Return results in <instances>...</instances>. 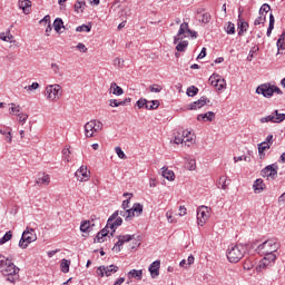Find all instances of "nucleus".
<instances>
[{"instance_id":"obj_43","label":"nucleus","mask_w":285,"mask_h":285,"mask_svg":"<svg viewBox=\"0 0 285 285\" xmlns=\"http://www.w3.org/2000/svg\"><path fill=\"white\" fill-rule=\"evenodd\" d=\"M187 168H188V170H195V168H197L196 160L193 158H188L187 159Z\"/></svg>"},{"instance_id":"obj_56","label":"nucleus","mask_w":285,"mask_h":285,"mask_svg":"<svg viewBox=\"0 0 285 285\" xmlns=\"http://www.w3.org/2000/svg\"><path fill=\"white\" fill-rule=\"evenodd\" d=\"M150 92H161L163 88L161 85H151L149 87Z\"/></svg>"},{"instance_id":"obj_34","label":"nucleus","mask_w":285,"mask_h":285,"mask_svg":"<svg viewBox=\"0 0 285 285\" xmlns=\"http://www.w3.org/2000/svg\"><path fill=\"white\" fill-rule=\"evenodd\" d=\"M83 8H86V0H78L75 4L76 12H83Z\"/></svg>"},{"instance_id":"obj_3","label":"nucleus","mask_w":285,"mask_h":285,"mask_svg":"<svg viewBox=\"0 0 285 285\" xmlns=\"http://www.w3.org/2000/svg\"><path fill=\"white\" fill-rule=\"evenodd\" d=\"M244 257V246L229 245L227 249V259L232 264H237Z\"/></svg>"},{"instance_id":"obj_4","label":"nucleus","mask_w":285,"mask_h":285,"mask_svg":"<svg viewBox=\"0 0 285 285\" xmlns=\"http://www.w3.org/2000/svg\"><path fill=\"white\" fill-rule=\"evenodd\" d=\"M188 36H190L193 39H197V31L190 30V28H188V22H183L179 27L178 33L174 37V43L184 41V39H186Z\"/></svg>"},{"instance_id":"obj_49","label":"nucleus","mask_w":285,"mask_h":285,"mask_svg":"<svg viewBox=\"0 0 285 285\" xmlns=\"http://www.w3.org/2000/svg\"><path fill=\"white\" fill-rule=\"evenodd\" d=\"M227 35H235V23L228 22L226 27Z\"/></svg>"},{"instance_id":"obj_63","label":"nucleus","mask_w":285,"mask_h":285,"mask_svg":"<svg viewBox=\"0 0 285 285\" xmlns=\"http://www.w3.org/2000/svg\"><path fill=\"white\" fill-rule=\"evenodd\" d=\"M206 57V47H203L200 53L198 55L197 59H204Z\"/></svg>"},{"instance_id":"obj_46","label":"nucleus","mask_w":285,"mask_h":285,"mask_svg":"<svg viewBox=\"0 0 285 285\" xmlns=\"http://www.w3.org/2000/svg\"><path fill=\"white\" fill-rule=\"evenodd\" d=\"M267 12H271V6L268 3H264L259 9V14L265 16Z\"/></svg>"},{"instance_id":"obj_52","label":"nucleus","mask_w":285,"mask_h":285,"mask_svg":"<svg viewBox=\"0 0 285 285\" xmlns=\"http://www.w3.org/2000/svg\"><path fill=\"white\" fill-rule=\"evenodd\" d=\"M119 210H116L107 220V226H109L111 223H114L119 217Z\"/></svg>"},{"instance_id":"obj_23","label":"nucleus","mask_w":285,"mask_h":285,"mask_svg":"<svg viewBox=\"0 0 285 285\" xmlns=\"http://www.w3.org/2000/svg\"><path fill=\"white\" fill-rule=\"evenodd\" d=\"M121 224H124V219H121V217H118L114 220V223H111L110 225H106L107 228H109L111 232V237L112 235H115V230L118 226H121Z\"/></svg>"},{"instance_id":"obj_9","label":"nucleus","mask_w":285,"mask_h":285,"mask_svg":"<svg viewBox=\"0 0 285 285\" xmlns=\"http://www.w3.org/2000/svg\"><path fill=\"white\" fill-rule=\"evenodd\" d=\"M119 267L117 265L99 266L96 271L98 277H110L114 273H117Z\"/></svg>"},{"instance_id":"obj_41","label":"nucleus","mask_w":285,"mask_h":285,"mask_svg":"<svg viewBox=\"0 0 285 285\" xmlns=\"http://www.w3.org/2000/svg\"><path fill=\"white\" fill-rule=\"evenodd\" d=\"M199 92V89L195 86L188 87L187 88V96L188 97H195Z\"/></svg>"},{"instance_id":"obj_39","label":"nucleus","mask_w":285,"mask_h":285,"mask_svg":"<svg viewBox=\"0 0 285 285\" xmlns=\"http://www.w3.org/2000/svg\"><path fill=\"white\" fill-rule=\"evenodd\" d=\"M92 30V26L82 24L76 28V32H90Z\"/></svg>"},{"instance_id":"obj_30","label":"nucleus","mask_w":285,"mask_h":285,"mask_svg":"<svg viewBox=\"0 0 285 285\" xmlns=\"http://www.w3.org/2000/svg\"><path fill=\"white\" fill-rule=\"evenodd\" d=\"M275 28V16L273 13L269 14V26L267 29V37H271L273 35V30Z\"/></svg>"},{"instance_id":"obj_54","label":"nucleus","mask_w":285,"mask_h":285,"mask_svg":"<svg viewBox=\"0 0 285 285\" xmlns=\"http://www.w3.org/2000/svg\"><path fill=\"white\" fill-rule=\"evenodd\" d=\"M276 46L278 48V55H279V50H284V35L279 37V39L276 42Z\"/></svg>"},{"instance_id":"obj_20","label":"nucleus","mask_w":285,"mask_h":285,"mask_svg":"<svg viewBox=\"0 0 285 285\" xmlns=\"http://www.w3.org/2000/svg\"><path fill=\"white\" fill-rule=\"evenodd\" d=\"M215 119V112L208 111L206 114H200L197 116L198 121H213Z\"/></svg>"},{"instance_id":"obj_59","label":"nucleus","mask_w":285,"mask_h":285,"mask_svg":"<svg viewBox=\"0 0 285 285\" xmlns=\"http://www.w3.org/2000/svg\"><path fill=\"white\" fill-rule=\"evenodd\" d=\"M132 217H135V212L132 210V208L127 209L126 222H130Z\"/></svg>"},{"instance_id":"obj_45","label":"nucleus","mask_w":285,"mask_h":285,"mask_svg":"<svg viewBox=\"0 0 285 285\" xmlns=\"http://www.w3.org/2000/svg\"><path fill=\"white\" fill-rule=\"evenodd\" d=\"M131 209L134 213H137L138 215H141V213H144V206L139 203L135 204Z\"/></svg>"},{"instance_id":"obj_2","label":"nucleus","mask_w":285,"mask_h":285,"mask_svg":"<svg viewBox=\"0 0 285 285\" xmlns=\"http://www.w3.org/2000/svg\"><path fill=\"white\" fill-rule=\"evenodd\" d=\"M279 249V243L276 239H267L258 245L257 250L261 255H275Z\"/></svg>"},{"instance_id":"obj_25","label":"nucleus","mask_w":285,"mask_h":285,"mask_svg":"<svg viewBox=\"0 0 285 285\" xmlns=\"http://www.w3.org/2000/svg\"><path fill=\"white\" fill-rule=\"evenodd\" d=\"M253 188L255 193H262V190L266 188V185L264 184V180L262 178H258L255 180Z\"/></svg>"},{"instance_id":"obj_10","label":"nucleus","mask_w":285,"mask_h":285,"mask_svg":"<svg viewBox=\"0 0 285 285\" xmlns=\"http://www.w3.org/2000/svg\"><path fill=\"white\" fill-rule=\"evenodd\" d=\"M276 259L277 256L275 254L265 255V257L258 263V266H256V271L259 273L268 268V266H271V264H273Z\"/></svg>"},{"instance_id":"obj_53","label":"nucleus","mask_w":285,"mask_h":285,"mask_svg":"<svg viewBox=\"0 0 285 285\" xmlns=\"http://www.w3.org/2000/svg\"><path fill=\"white\" fill-rule=\"evenodd\" d=\"M119 210H116L107 220V226H109L111 223H114L119 217Z\"/></svg>"},{"instance_id":"obj_35","label":"nucleus","mask_w":285,"mask_h":285,"mask_svg":"<svg viewBox=\"0 0 285 285\" xmlns=\"http://www.w3.org/2000/svg\"><path fill=\"white\" fill-rule=\"evenodd\" d=\"M53 28H55L56 32H59L61 30V28H65L63 27V20L61 18H57L53 21Z\"/></svg>"},{"instance_id":"obj_13","label":"nucleus","mask_w":285,"mask_h":285,"mask_svg":"<svg viewBox=\"0 0 285 285\" xmlns=\"http://www.w3.org/2000/svg\"><path fill=\"white\" fill-rule=\"evenodd\" d=\"M257 95H263V97H273V86L271 85H261L256 89Z\"/></svg>"},{"instance_id":"obj_6","label":"nucleus","mask_w":285,"mask_h":285,"mask_svg":"<svg viewBox=\"0 0 285 285\" xmlns=\"http://www.w3.org/2000/svg\"><path fill=\"white\" fill-rule=\"evenodd\" d=\"M104 128V124L99 120H90L85 125V136L87 138L95 137V132H99Z\"/></svg>"},{"instance_id":"obj_18","label":"nucleus","mask_w":285,"mask_h":285,"mask_svg":"<svg viewBox=\"0 0 285 285\" xmlns=\"http://www.w3.org/2000/svg\"><path fill=\"white\" fill-rule=\"evenodd\" d=\"M18 6L23 14H30V8H32V2L30 0H19Z\"/></svg>"},{"instance_id":"obj_36","label":"nucleus","mask_w":285,"mask_h":285,"mask_svg":"<svg viewBox=\"0 0 285 285\" xmlns=\"http://www.w3.org/2000/svg\"><path fill=\"white\" fill-rule=\"evenodd\" d=\"M186 48H188V41L183 40L176 46L177 52H185Z\"/></svg>"},{"instance_id":"obj_32","label":"nucleus","mask_w":285,"mask_h":285,"mask_svg":"<svg viewBox=\"0 0 285 285\" xmlns=\"http://www.w3.org/2000/svg\"><path fill=\"white\" fill-rule=\"evenodd\" d=\"M274 124H282L285 120V114H279L278 110L274 111Z\"/></svg>"},{"instance_id":"obj_1","label":"nucleus","mask_w":285,"mask_h":285,"mask_svg":"<svg viewBox=\"0 0 285 285\" xmlns=\"http://www.w3.org/2000/svg\"><path fill=\"white\" fill-rule=\"evenodd\" d=\"M0 271L4 277H7V282L14 284L17 279H19V267L12 263V261L6 258V263L0 265Z\"/></svg>"},{"instance_id":"obj_14","label":"nucleus","mask_w":285,"mask_h":285,"mask_svg":"<svg viewBox=\"0 0 285 285\" xmlns=\"http://www.w3.org/2000/svg\"><path fill=\"white\" fill-rule=\"evenodd\" d=\"M207 104H210V100L203 96L197 101L191 102L188 108L189 110H198L199 108H204Z\"/></svg>"},{"instance_id":"obj_50","label":"nucleus","mask_w":285,"mask_h":285,"mask_svg":"<svg viewBox=\"0 0 285 285\" xmlns=\"http://www.w3.org/2000/svg\"><path fill=\"white\" fill-rule=\"evenodd\" d=\"M183 144H185V146L190 147L191 144H195V134L190 135L189 137H187Z\"/></svg>"},{"instance_id":"obj_21","label":"nucleus","mask_w":285,"mask_h":285,"mask_svg":"<svg viewBox=\"0 0 285 285\" xmlns=\"http://www.w3.org/2000/svg\"><path fill=\"white\" fill-rule=\"evenodd\" d=\"M212 86H214V88H217V90H225L226 80L219 77L218 79L212 81Z\"/></svg>"},{"instance_id":"obj_38","label":"nucleus","mask_w":285,"mask_h":285,"mask_svg":"<svg viewBox=\"0 0 285 285\" xmlns=\"http://www.w3.org/2000/svg\"><path fill=\"white\" fill-rule=\"evenodd\" d=\"M174 144H184V136L181 135V132L176 131L174 132Z\"/></svg>"},{"instance_id":"obj_37","label":"nucleus","mask_w":285,"mask_h":285,"mask_svg":"<svg viewBox=\"0 0 285 285\" xmlns=\"http://www.w3.org/2000/svg\"><path fill=\"white\" fill-rule=\"evenodd\" d=\"M90 226H91L90 220L82 222L80 225L81 233H90Z\"/></svg>"},{"instance_id":"obj_40","label":"nucleus","mask_w":285,"mask_h":285,"mask_svg":"<svg viewBox=\"0 0 285 285\" xmlns=\"http://www.w3.org/2000/svg\"><path fill=\"white\" fill-rule=\"evenodd\" d=\"M268 121L275 124V114L261 118V124H268Z\"/></svg>"},{"instance_id":"obj_33","label":"nucleus","mask_w":285,"mask_h":285,"mask_svg":"<svg viewBox=\"0 0 285 285\" xmlns=\"http://www.w3.org/2000/svg\"><path fill=\"white\" fill-rule=\"evenodd\" d=\"M60 268L62 273H69L70 272V261L69 259H62L60 264Z\"/></svg>"},{"instance_id":"obj_8","label":"nucleus","mask_w":285,"mask_h":285,"mask_svg":"<svg viewBox=\"0 0 285 285\" xmlns=\"http://www.w3.org/2000/svg\"><path fill=\"white\" fill-rule=\"evenodd\" d=\"M210 218V208L206 206H199L197 208V224L198 226H204L206 222Z\"/></svg>"},{"instance_id":"obj_17","label":"nucleus","mask_w":285,"mask_h":285,"mask_svg":"<svg viewBox=\"0 0 285 285\" xmlns=\"http://www.w3.org/2000/svg\"><path fill=\"white\" fill-rule=\"evenodd\" d=\"M36 184L37 186H48L50 184V175L46 173L39 174Z\"/></svg>"},{"instance_id":"obj_16","label":"nucleus","mask_w":285,"mask_h":285,"mask_svg":"<svg viewBox=\"0 0 285 285\" xmlns=\"http://www.w3.org/2000/svg\"><path fill=\"white\" fill-rule=\"evenodd\" d=\"M160 266H161V262L160 261H155L149 266V273H150L153 279H155V277H159V268H160Z\"/></svg>"},{"instance_id":"obj_62","label":"nucleus","mask_w":285,"mask_h":285,"mask_svg":"<svg viewBox=\"0 0 285 285\" xmlns=\"http://www.w3.org/2000/svg\"><path fill=\"white\" fill-rule=\"evenodd\" d=\"M114 66H117L118 68H124V60H121L120 58H116L114 60Z\"/></svg>"},{"instance_id":"obj_12","label":"nucleus","mask_w":285,"mask_h":285,"mask_svg":"<svg viewBox=\"0 0 285 285\" xmlns=\"http://www.w3.org/2000/svg\"><path fill=\"white\" fill-rule=\"evenodd\" d=\"M75 177L78 181H88L90 179V171L87 166H80V168L76 171Z\"/></svg>"},{"instance_id":"obj_19","label":"nucleus","mask_w":285,"mask_h":285,"mask_svg":"<svg viewBox=\"0 0 285 285\" xmlns=\"http://www.w3.org/2000/svg\"><path fill=\"white\" fill-rule=\"evenodd\" d=\"M248 30V22L242 19V14L238 16V36L242 37Z\"/></svg>"},{"instance_id":"obj_26","label":"nucleus","mask_w":285,"mask_h":285,"mask_svg":"<svg viewBox=\"0 0 285 285\" xmlns=\"http://www.w3.org/2000/svg\"><path fill=\"white\" fill-rule=\"evenodd\" d=\"M163 177H165V179H168V181H175V171L163 167Z\"/></svg>"},{"instance_id":"obj_55","label":"nucleus","mask_w":285,"mask_h":285,"mask_svg":"<svg viewBox=\"0 0 285 285\" xmlns=\"http://www.w3.org/2000/svg\"><path fill=\"white\" fill-rule=\"evenodd\" d=\"M116 155L119 157V159H126V154L121 149V147H116L115 148Z\"/></svg>"},{"instance_id":"obj_7","label":"nucleus","mask_w":285,"mask_h":285,"mask_svg":"<svg viewBox=\"0 0 285 285\" xmlns=\"http://www.w3.org/2000/svg\"><path fill=\"white\" fill-rule=\"evenodd\" d=\"M32 242H37V234H35V229H26L22 233L21 239L19 242L20 248H26L29 244H32Z\"/></svg>"},{"instance_id":"obj_31","label":"nucleus","mask_w":285,"mask_h":285,"mask_svg":"<svg viewBox=\"0 0 285 285\" xmlns=\"http://www.w3.org/2000/svg\"><path fill=\"white\" fill-rule=\"evenodd\" d=\"M271 148V145H268V142H261V144H258V155L261 156V157H264V151L265 150H268Z\"/></svg>"},{"instance_id":"obj_29","label":"nucleus","mask_w":285,"mask_h":285,"mask_svg":"<svg viewBox=\"0 0 285 285\" xmlns=\"http://www.w3.org/2000/svg\"><path fill=\"white\" fill-rule=\"evenodd\" d=\"M219 186L222 187L223 190H226L228 186L230 185V179L226 176H222L218 180Z\"/></svg>"},{"instance_id":"obj_24","label":"nucleus","mask_w":285,"mask_h":285,"mask_svg":"<svg viewBox=\"0 0 285 285\" xmlns=\"http://www.w3.org/2000/svg\"><path fill=\"white\" fill-rule=\"evenodd\" d=\"M136 106L141 109V108H146V110H153L155 107L150 106V102H148V100L140 98L137 102Z\"/></svg>"},{"instance_id":"obj_60","label":"nucleus","mask_w":285,"mask_h":285,"mask_svg":"<svg viewBox=\"0 0 285 285\" xmlns=\"http://www.w3.org/2000/svg\"><path fill=\"white\" fill-rule=\"evenodd\" d=\"M39 89V82H32L31 85L24 87V90H37Z\"/></svg>"},{"instance_id":"obj_64","label":"nucleus","mask_w":285,"mask_h":285,"mask_svg":"<svg viewBox=\"0 0 285 285\" xmlns=\"http://www.w3.org/2000/svg\"><path fill=\"white\" fill-rule=\"evenodd\" d=\"M125 282H126V278L120 277V278H118V279L114 283V285H122Z\"/></svg>"},{"instance_id":"obj_27","label":"nucleus","mask_w":285,"mask_h":285,"mask_svg":"<svg viewBox=\"0 0 285 285\" xmlns=\"http://www.w3.org/2000/svg\"><path fill=\"white\" fill-rule=\"evenodd\" d=\"M10 106V115H16V117H19V115H21V106L16 105L14 102H11Z\"/></svg>"},{"instance_id":"obj_51","label":"nucleus","mask_w":285,"mask_h":285,"mask_svg":"<svg viewBox=\"0 0 285 285\" xmlns=\"http://www.w3.org/2000/svg\"><path fill=\"white\" fill-rule=\"evenodd\" d=\"M118 237H120L122 244H126L127 242H131V239H135V235H119Z\"/></svg>"},{"instance_id":"obj_61","label":"nucleus","mask_w":285,"mask_h":285,"mask_svg":"<svg viewBox=\"0 0 285 285\" xmlns=\"http://www.w3.org/2000/svg\"><path fill=\"white\" fill-rule=\"evenodd\" d=\"M77 50H79L80 52H88V48L86 47V45H83L82 42H79L76 46Z\"/></svg>"},{"instance_id":"obj_48","label":"nucleus","mask_w":285,"mask_h":285,"mask_svg":"<svg viewBox=\"0 0 285 285\" xmlns=\"http://www.w3.org/2000/svg\"><path fill=\"white\" fill-rule=\"evenodd\" d=\"M18 121L19 124H21L23 126V124H26L28 121V115L27 114H23V112H20L18 114Z\"/></svg>"},{"instance_id":"obj_42","label":"nucleus","mask_w":285,"mask_h":285,"mask_svg":"<svg viewBox=\"0 0 285 285\" xmlns=\"http://www.w3.org/2000/svg\"><path fill=\"white\" fill-rule=\"evenodd\" d=\"M122 246H124V240L120 239V237L118 236V242L112 247V250H115L116 253H121V247Z\"/></svg>"},{"instance_id":"obj_5","label":"nucleus","mask_w":285,"mask_h":285,"mask_svg":"<svg viewBox=\"0 0 285 285\" xmlns=\"http://www.w3.org/2000/svg\"><path fill=\"white\" fill-rule=\"evenodd\" d=\"M62 90L60 85H48L45 90V96L49 101H58L61 99Z\"/></svg>"},{"instance_id":"obj_58","label":"nucleus","mask_w":285,"mask_h":285,"mask_svg":"<svg viewBox=\"0 0 285 285\" xmlns=\"http://www.w3.org/2000/svg\"><path fill=\"white\" fill-rule=\"evenodd\" d=\"M62 156H63V159H66V161H70V148H65L62 150Z\"/></svg>"},{"instance_id":"obj_11","label":"nucleus","mask_w":285,"mask_h":285,"mask_svg":"<svg viewBox=\"0 0 285 285\" xmlns=\"http://www.w3.org/2000/svg\"><path fill=\"white\" fill-rule=\"evenodd\" d=\"M277 170H279V166H277V164H272L263 168L261 171V175L263 177H267V178L271 177V179H276Z\"/></svg>"},{"instance_id":"obj_15","label":"nucleus","mask_w":285,"mask_h":285,"mask_svg":"<svg viewBox=\"0 0 285 285\" xmlns=\"http://www.w3.org/2000/svg\"><path fill=\"white\" fill-rule=\"evenodd\" d=\"M108 229L109 228L106 226L97 234L96 238L94 239L95 244H104V242H106V237H108V233H110Z\"/></svg>"},{"instance_id":"obj_28","label":"nucleus","mask_w":285,"mask_h":285,"mask_svg":"<svg viewBox=\"0 0 285 285\" xmlns=\"http://www.w3.org/2000/svg\"><path fill=\"white\" fill-rule=\"evenodd\" d=\"M129 277H134V279H141L144 277V271L141 269H131L128 273Z\"/></svg>"},{"instance_id":"obj_47","label":"nucleus","mask_w":285,"mask_h":285,"mask_svg":"<svg viewBox=\"0 0 285 285\" xmlns=\"http://www.w3.org/2000/svg\"><path fill=\"white\" fill-rule=\"evenodd\" d=\"M262 23H266V16L259 14V17L255 19L254 26H262Z\"/></svg>"},{"instance_id":"obj_22","label":"nucleus","mask_w":285,"mask_h":285,"mask_svg":"<svg viewBox=\"0 0 285 285\" xmlns=\"http://www.w3.org/2000/svg\"><path fill=\"white\" fill-rule=\"evenodd\" d=\"M111 95H116V97H121L124 95V89L117 85V82H111L110 85Z\"/></svg>"},{"instance_id":"obj_57","label":"nucleus","mask_w":285,"mask_h":285,"mask_svg":"<svg viewBox=\"0 0 285 285\" xmlns=\"http://www.w3.org/2000/svg\"><path fill=\"white\" fill-rule=\"evenodd\" d=\"M109 106L111 108H119V106H121V101L117 100V99H110L109 100Z\"/></svg>"},{"instance_id":"obj_44","label":"nucleus","mask_w":285,"mask_h":285,"mask_svg":"<svg viewBox=\"0 0 285 285\" xmlns=\"http://www.w3.org/2000/svg\"><path fill=\"white\" fill-rule=\"evenodd\" d=\"M12 239V232H7L3 237L0 239V244H6Z\"/></svg>"}]
</instances>
